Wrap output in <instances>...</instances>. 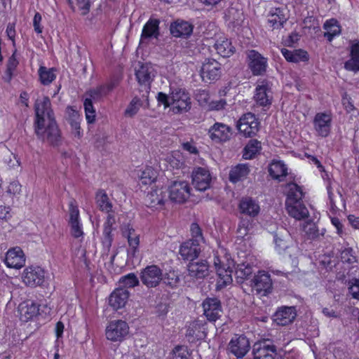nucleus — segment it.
<instances>
[{
  "label": "nucleus",
  "instance_id": "1",
  "mask_svg": "<svg viewBox=\"0 0 359 359\" xmlns=\"http://www.w3.org/2000/svg\"><path fill=\"white\" fill-rule=\"evenodd\" d=\"M35 108V133L38 137L55 147L61 143V135L48 97L38 98Z\"/></svg>",
  "mask_w": 359,
  "mask_h": 359
},
{
  "label": "nucleus",
  "instance_id": "2",
  "mask_svg": "<svg viewBox=\"0 0 359 359\" xmlns=\"http://www.w3.org/2000/svg\"><path fill=\"white\" fill-rule=\"evenodd\" d=\"M156 100L164 109H169L172 114H181L189 111L191 107V97L188 92L181 88L170 86V93H158Z\"/></svg>",
  "mask_w": 359,
  "mask_h": 359
},
{
  "label": "nucleus",
  "instance_id": "3",
  "mask_svg": "<svg viewBox=\"0 0 359 359\" xmlns=\"http://www.w3.org/2000/svg\"><path fill=\"white\" fill-rule=\"evenodd\" d=\"M213 264L217 276L216 290H221L232 283V269L235 263L227 250L219 247L215 253Z\"/></svg>",
  "mask_w": 359,
  "mask_h": 359
},
{
  "label": "nucleus",
  "instance_id": "4",
  "mask_svg": "<svg viewBox=\"0 0 359 359\" xmlns=\"http://www.w3.org/2000/svg\"><path fill=\"white\" fill-rule=\"evenodd\" d=\"M104 334L108 341L114 343H121L130 334L129 325L123 320H113L107 325Z\"/></svg>",
  "mask_w": 359,
  "mask_h": 359
},
{
  "label": "nucleus",
  "instance_id": "5",
  "mask_svg": "<svg viewBox=\"0 0 359 359\" xmlns=\"http://www.w3.org/2000/svg\"><path fill=\"white\" fill-rule=\"evenodd\" d=\"M114 86L115 83L111 82L89 90L90 98H86L83 103L86 118L88 123H93L95 121V110L93 108L91 99L97 100L107 95Z\"/></svg>",
  "mask_w": 359,
  "mask_h": 359
},
{
  "label": "nucleus",
  "instance_id": "6",
  "mask_svg": "<svg viewBox=\"0 0 359 359\" xmlns=\"http://www.w3.org/2000/svg\"><path fill=\"white\" fill-rule=\"evenodd\" d=\"M191 177L192 184L196 190L205 191L210 188L213 176L208 168H194Z\"/></svg>",
  "mask_w": 359,
  "mask_h": 359
},
{
  "label": "nucleus",
  "instance_id": "7",
  "mask_svg": "<svg viewBox=\"0 0 359 359\" xmlns=\"http://www.w3.org/2000/svg\"><path fill=\"white\" fill-rule=\"evenodd\" d=\"M168 191L172 201L182 203L189 198L191 187L185 180H175L170 182Z\"/></svg>",
  "mask_w": 359,
  "mask_h": 359
},
{
  "label": "nucleus",
  "instance_id": "8",
  "mask_svg": "<svg viewBox=\"0 0 359 359\" xmlns=\"http://www.w3.org/2000/svg\"><path fill=\"white\" fill-rule=\"evenodd\" d=\"M21 278L28 287L41 286L45 283L46 271L39 266H29L23 270Z\"/></svg>",
  "mask_w": 359,
  "mask_h": 359
},
{
  "label": "nucleus",
  "instance_id": "9",
  "mask_svg": "<svg viewBox=\"0 0 359 359\" xmlns=\"http://www.w3.org/2000/svg\"><path fill=\"white\" fill-rule=\"evenodd\" d=\"M236 128L243 136L251 137L256 135L259 131V122L254 114L247 113L238 121Z\"/></svg>",
  "mask_w": 359,
  "mask_h": 359
},
{
  "label": "nucleus",
  "instance_id": "10",
  "mask_svg": "<svg viewBox=\"0 0 359 359\" xmlns=\"http://www.w3.org/2000/svg\"><path fill=\"white\" fill-rule=\"evenodd\" d=\"M222 74V65L215 59L207 58L201 65L200 75L204 82H212L219 79Z\"/></svg>",
  "mask_w": 359,
  "mask_h": 359
},
{
  "label": "nucleus",
  "instance_id": "11",
  "mask_svg": "<svg viewBox=\"0 0 359 359\" xmlns=\"http://www.w3.org/2000/svg\"><path fill=\"white\" fill-rule=\"evenodd\" d=\"M332 114L326 111L317 113L313 118V128L318 136L327 137L332 129Z\"/></svg>",
  "mask_w": 359,
  "mask_h": 359
},
{
  "label": "nucleus",
  "instance_id": "12",
  "mask_svg": "<svg viewBox=\"0 0 359 359\" xmlns=\"http://www.w3.org/2000/svg\"><path fill=\"white\" fill-rule=\"evenodd\" d=\"M212 43L217 53L223 57H229L236 51L231 40L225 34L220 32L215 34L212 38Z\"/></svg>",
  "mask_w": 359,
  "mask_h": 359
},
{
  "label": "nucleus",
  "instance_id": "13",
  "mask_svg": "<svg viewBox=\"0 0 359 359\" xmlns=\"http://www.w3.org/2000/svg\"><path fill=\"white\" fill-rule=\"evenodd\" d=\"M248 67L255 76L264 74L268 67L267 58L255 50H250L247 54Z\"/></svg>",
  "mask_w": 359,
  "mask_h": 359
},
{
  "label": "nucleus",
  "instance_id": "14",
  "mask_svg": "<svg viewBox=\"0 0 359 359\" xmlns=\"http://www.w3.org/2000/svg\"><path fill=\"white\" fill-rule=\"evenodd\" d=\"M122 235L127 238L128 248L127 255L129 258H133L136 256L139 251L140 246V234H138L135 229L130 224H126L121 227Z\"/></svg>",
  "mask_w": 359,
  "mask_h": 359
},
{
  "label": "nucleus",
  "instance_id": "15",
  "mask_svg": "<svg viewBox=\"0 0 359 359\" xmlns=\"http://www.w3.org/2000/svg\"><path fill=\"white\" fill-rule=\"evenodd\" d=\"M250 344L243 335H235L229 342L227 350L238 358H243L250 351Z\"/></svg>",
  "mask_w": 359,
  "mask_h": 359
},
{
  "label": "nucleus",
  "instance_id": "16",
  "mask_svg": "<svg viewBox=\"0 0 359 359\" xmlns=\"http://www.w3.org/2000/svg\"><path fill=\"white\" fill-rule=\"evenodd\" d=\"M69 226L71 234L76 238L83 236V225L81 222L79 210L75 201H71L69 204Z\"/></svg>",
  "mask_w": 359,
  "mask_h": 359
},
{
  "label": "nucleus",
  "instance_id": "17",
  "mask_svg": "<svg viewBox=\"0 0 359 359\" xmlns=\"http://www.w3.org/2000/svg\"><path fill=\"white\" fill-rule=\"evenodd\" d=\"M252 287L261 296H266L272 288L270 276L264 271H259L252 280Z\"/></svg>",
  "mask_w": 359,
  "mask_h": 359
},
{
  "label": "nucleus",
  "instance_id": "18",
  "mask_svg": "<svg viewBox=\"0 0 359 359\" xmlns=\"http://www.w3.org/2000/svg\"><path fill=\"white\" fill-rule=\"evenodd\" d=\"M231 127L220 122L215 123L208 130L210 138L217 143L228 141L231 136Z\"/></svg>",
  "mask_w": 359,
  "mask_h": 359
},
{
  "label": "nucleus",
  "instance_id": "19",
  "mask_svg": "<svg viewBox=\"0 0 359 359\" xmlns=\"http://www.w3.org/2000/svg\"><path fill=\"white\" fill-rule=\"evenodd\" d=\"M162 279V271L156 265L148 266L141 273L142 283L149 287L157 286Z\"/></svg>",
  "mask_w": 359,
  "mask_h": 359
},
{
  "label": "nucleus",
  "instance_id": "20",
  "mask_svg": "<svg viewBox=\"0 0 359 359\" xmlns=\"http://www.w3.org/2000/svg\"><path fill=\"white\" fill-rule=\"evenodd\" d=\"M4 263L8 268L19 269L25 264V256L19 247L9 249L5 256Z\"/></svg>",
  "mask_w": 359,
  "mask_h": 359
},
{
  "label": "nucleus",
  "instance_id": "21",
  "mask_svg": "<svg viewBox=\"0 0 359 359\" xmlns=\"http://www.w3.org/2000/svg\"><path fill=\"white\" fill-rule=\"evenodd\" d=\"M203 313L209 321H216L222 313L220 301L215 297L207 298L203 302Z\"/></svg>",
  "mask_w": 359,
  "mask_h": 359
},
{
  "label": "nucleus",
  "instance_id": "22",
  "mask_svg": "<svg viewBox=\"0 0 359 359\" xmlns=\"http://www.w3.org/2000/svg\"><path fill=\"white\" fill-rule=\"evenodd\" d=\"M255 100L261 106H269L271 104L272 93L269 83L263 80L258 82L255 88Z\"/></svg>",
  "mask_w": 359,
  "mask_h": 359
},
{
  "label": "nucleus",
  "instance_id": "23",
  "mask_svg": "<svg viewBox=\"0 0 359 359\" xmlns=\"http://www.w3.org/2000/svg\"><path fill=\"white\" fill-rule=\"evenodd\" d=\"M129 292L123 287L115 289L108 298L109 305L113 310L117 311L123 308L129 299Z\"/></svg>",
  "mask_w": 359,
  "mask_h": 359
},
{
  "label": "nucleus",
  "instance_id": "24",
  "mask_svg": "<svg viewBox=\"0 0 359 359\" xmlns=\"http://www.w3.org/2000/svg\"><path fill=\"white\" fill-rule=\"evenodd\" d=\"M254 359H274L275 347L266 341H258L253 345Z\"/></svg>",
  "mask_w": 359,
  "mask_h": 359
},
{
  "label": "nucleus",
  "instance_id": "25",
  "mask_svg": "<svg viewBox=\"0 0 359 359\" xmlns=\"http://www.w3.org/2000/svg\"><path fill=\"white\" fill-rule=\"evenodd\" d=\"M297 312L294 307L283 306L278 309L273 316V320L278 325H287L295 319Z\"/></svg>",
  "mask_w": 359,
  "mask_h": 359
},
{
  "label": "nucleus",
  "instance_id": "26",
  "mask_svg": "<svg viewBox=\"0 0 359 359\" xmlns=\"http://www.w3.org/2000/svg\"><path fill=\"white\" fill-rule=\"evenodd\" d=\"M166 192L163 187L152 188L146 197L147 205L151 208H160L165 201Z\"/></svg>",
  "mask_w": 359,
  "mask_h": 359
},
{
  "label": "nucleus",
  "instance_id": "27",
  "mask_svg": "<svg viewBox=\"0 0 359 359\" xmlns=\"http://www.w3.org/2000/svg\"><path fill=\"white\" fill-rule=\"evenodd\" d=\"M267 17L268 24L273 29H280L287 20L284 9L280 8H271Z\"/></svg>",
  "mask_w": 359,
  "mask_h": 359
},
{
  "label": "nucleus",
  "instance_id": "28",
  "mask_svg": "<svg viewBox=\"0 0 359 359\" xmlns=\"http://www.w3.org/2000/svg\"><path fill=\"white\" fill-rule=\"evenodd\" d=\"M201 251L200 243L193 240H188L183 243L180 248V254L184 259L194 260L197 258Z\"/></svg>",
  "mask_w": 359,
  "mask_h": 359
},
{
  "label": "nucleus",
  "instance_id": "29",
  "mask_svg": "<svg viewBox=\"0 0 359 359\" xmlns=\"http://www.w3.org/2000/svg\"><path fill=\"white\" fill-rule=\"evenodd\" d=\"M18 313L20 320L27 322L38 314L39 307L33 301L27 300L19 304Z\"/></svg>",
  "mask_w": 359,
  "mask_h": 359
},
{
  "label": "nucleus",
  "instance_id": "30",
  "mask_svg": "<svg viewBox=\"0 0 359 359\" xmlns=\"http://www.w3.org/2000/svg\"><path fill=\"white\" fill-rule=\"evenodd\" d=\"M285 194L286 195L285 204H292L297 203V201H302L304 196L302 187L294 182H290L285 185Z\"/></svg>",
  "mask_w": 359,
  "mask_h": 359
},
{
  "label": "nucleus",
  "instance_id": "31",
  "mask_svg": "<svg viewBox=\"0 0 359 359\" xmlns=\"http://www.w3.org/2000/svg\"><path fill=\"white\" fill-rule=\"evenodd\" d=\"M255 266L252 257H248L247 260L237 266L235 271L236 279L238 283H242L252 274Z\"/></svg>",
  "mask_w": 359,
  "mask_h": 359
},
{
  "label": "nucleus",
  "instance_id": "32",
  "mask_svg": "<svg viewBox=\"0 0 359 359\" xmlns=\"http://www.w3.org/2000/svg\"><path fill=\"white\" fill-rule=\"evenodd\" d=\"M189 275L195 279H203L208 276L209 265L206 261L191 262L188 265Z\"/></svg>",
  "mask_w": 359,
  "mask_h": 359
},
{
  "label": "nucleus",
  "instance_id": "33",
  "mask_svg": "<svg viewBox=\"0 0 359 359\" xmlns=\"http://www.w3.org/2000/svg\"><path fill=\"white\" fill-rule=\"evenodd\" d=\"M191 23L184 20H176L170 25V32L175 37H187L193 32Z\"/></svg>",
  "mask_w": 359,
  "mask_h": 359
},
{
  "label": "nucleus",
  "instance_id": "34",
  "mask_svg": "<svg viewBox=\"0 0 359 359\" xmlns=\"http://www.w3.org/2000/svg\"><path fill=\"white\" fill-rule=\"evenodd\" d=\"M288 168L280 160H273L269 165V173L276 180L281 182L287 176Z\"/></svg>",
  "mask_w": 359,
  "mask_h": 359
},
{
  "label": "nucleus",
  "instance_id": "35",
  "mask_svg": "<svg viewBox=\"0 0 359 359\" xmlns=\"http://www.w3.org/2000/svg\"><path fill=\"white\" fill-rule=\"evenodd\" d=\"M135 75L140 84L149 86L155 76L154 67L149 64L141 65Z\"/></svg>",
  "mask_w": 359,
  "mask_h": 359
},
{
  "label": "nucleus",
  "instance_id": "36",
  "mask_svg": "<svg viewBox=\"0 0 359 359\" xmlns=\"http://www.w3.org/2000/svg\"><path fill=\"white\" fill-rule=\"evenodd\" d=\"M286 210L289 215L297 220H301L309 217V212L302 201H297L292 204H285Z\"/></svg>",
  "mask_w": 359,
  "mask_h": 359
},
{
  "label": "nucleus",
  "instance_id": "37",
  "mask_svg": "<svg viewBox=\"0 0 359 359\" xmlns=\"http://www.w3.org/2000/svg\"><path fill=\"white\" fill-rule=\"evenodd\" d=\"M241 213L255 217L259 213L260 207L257 201L250 198H243L239 203Z\"/></svg>",
  "mask_w": 359,
  "mask_h": 359
},
{
  "label": "nucleus",
  "instance_id": "38",
  "mask_svg": "<svg viewBox=\"0 0 359 359\" xmlns=\"http://www.w3.org/2000/svg\"><path fill=\"white\" fill-rule=\"evenodd\" d=\"M106 213L107 214V217L104 224L102 242L105 246L109 248L111 245L113 241L112 226L115 224L116 219L114 210H112L111 212Z\"/></svg>",
  "mask_w": 359,
  "mask_h": 359
},
{
  "label": "nucleus",
  "instance_id": "39",
  "mask_svg": "<svg viewBox=\"0 0 359 359\" xmlns=\"http://www.w3.org/2000/svg\"><path fill=\"white\" fill-rule=\"evenodd\" d=\"M159 21L155 19H150L144 26L141 34L140 43L146 42L151 38H157L158 36Z\"/></svg>",
  "mask_w": 359,
  "mask_h": 359
},
{
  "label": "nucleus",
  "instance_id": "40",
  "mask_svg": "<svg viewBox=\"0 0 359 359\" xmlns=\"http://www.w3.org/2000/svg\"><path fill=\"white\" fill-rule=\"evenodd\" d=\"M224 18L229 26L238 27L243 22V12L241 9L231 7L226 11Z\"/></svg>",
  "mask_w": 359,
  "mask_h": 359
},
{
  "label": "nucleus",
  "instance_id": "41",
  "mask_svg": "<svg viewBox=\"0 0 359 359\" xmlns=\"http://www.w3.org/2000/svg\"><path fill=\"white\" fill-rule=\"evenodd\" d=\"M281 53L289 62H306L309 60V55L306 51L302 49L288 50L286 48L281 49Z\"/></svg>",
  "mask_w": 359,
  "mask_h": 359
},
{
  "label": "nucleus",
  "instance_id": "42",
  "mask_svg": "<svg viewBox=\"0 0 359 359\" xmlns=\"http://www.w3.org/2000/svg\"><path fill=\"white\" fill-rule=\"evenodd\" d=\"M137 177L140 184L144 185L151 184L157 179L158 171L151 166H146L138 170Z\"/></svg>",
  "mask_w": 359,
  "mask_h": 359
},
{
  "label": "nucleus",
  "instance_id": "43",
  "mask_svg": "<svg viewBox=\"0 0 359 359\" xmlns=\"http://www.w3.org/2000/svg\"><path fill=\"white\" fill-rule=\"evenodd\" d=\"M346 70L357 72L359 71V43L355 42L351 47V59L344 64Z\"/></svg>",
  "mask_w": 359,
  "mask_h": 359
},
{
  "label": "nucleus",
  "instance_id": "44",
  "mask_svg": "<svg viewBox=\"0 0 359 359\" xmlns=\"http://www.w3.org/2000/svg\"><path fill=\"white\" fill-rule=\"evenodd\" d=\"M95 203L100 210L104 212H111L113 205L104 190H99L95 195Z\"/></svg>",
  "mask_w": 359,
  "mask_h": 359
},
{
  "label": "nucleus",
  "instance_id": "45",
  "mask_svg": "<svg viewBox=\"0 0 359 359\" xmlns=\"http://www.w3.org/2000/svg\"><path fill=\"white\" fill-rule=\"evenodd\" d=\"M229 89L225 87L220 89L218 92V99H211L210 104L207 109L208 111H221L226 108L227 105L226 100L224 98L226 95Z\"/></svg>",
  "mask_w": 359,
  "mask_h": 359
},
{
  "label": "nucleus",
  "instance_id": "46",
  "mask_svg": "<svg viewBox=\"0 0 359 359\" xmlns=\"http://www.w3.org/2000/svg\"><path fill=\"white\" fill-rule=\"evenodd\" d=\"M249 172L250 168L247 164H238L231 169L229 180L231 182L236 183L245 179Z\"/></svg>",
  "mask_w": 359,
  "mask_h": 359
},
{
  "label": "nucleus",
  "instance_id": "47",
  "mask_svg": "<svg viewBox=\"0 0 359 359\" xmlns=\"http://www.w3.org/2000/svg\"><path fill=\"white\" fill-rule=\"evenodd\" d=\"M255 233V223L248 219H241L237 229V237L241 239Z\"/></svg>",
  "mask_w": 359,
  "mask_h": 359
},
{
  "label": "nucleus",
  "instance_id": "48",
  "mask_svg": "<svg viewBox=\"0 0 359 359\" xmlns=\"http://www.w3.org/2000/svg\"><path fill=\"white\" fill-rule=\"evenodd\" d=\"M261 142L257 140H251L245 145L243 151V158L248 160L254 158L261 151Z\"/></svg>",
  "mask_w": 359,
  "mask_h": 359
},
{
  "label": "nucleus",
  "instance_id": "49",
  "mask_svg": "<svg viewBox=\"0 0 359 359\" xmlns=\"http://www.w3.org/2000/svg\"><path fill=\"white\" fill-rule=\"evenodd\" d=\"M40 82L47 86L51 83L56 78V70L54 68H48L41 66L38 70Z\"/></svg>",
  "mask_w": 359,
  "mask_h": 359
},
{
  "label": "nucleus",
  "instance_id": "50",
  "mask_svg": "<svg viewBox=\"0 0 359 359\" xmlns=\"http://www.w3.org/2000/svg\"><path fill=\"white\" fill-rule=\"evenodd\" d=\"M324 29L325 30V36L331 41L335 36H337L341 32L340 27L338 22L334 19L327 20L324 24Z\"/></svg>",
  "mask_w": 359,
  "mask_h": 359
},
{
  "label": "nucleus",
  "instance_id": "51",
  "mask_svg": "<svg viewBox=\"0 0 359 359\" xmlns=\"http://www.w3.org/2000/svg\"><path fill=\"white\" fill-rule=\"evenodd\" d=\"M194 97L198 104L207 110L212 99L210 91L205 89H198L196 91Z\"/></svg>",
  "mask_w": 359,
  "mask_h": 359
},
{
  "label": "nucleus",
  "instance_id": "52",
  "mask_svg": "<svg viewBox=\"0 0 359 359\" xmlns=\"http://www.w3.org/2000/svg\"><path fill=\"white\" fill-rule=\"evenodd\" d=\"M165 161L170 168H180L184 164V158L179 151H175L167 155Z\"/></svg>",
  "mask_w": 359,
  "mask_h": 359
},
{
  "label": "nucleus",
  "instance_id": "53",
  "mask_svg": "<svg viewBox=\"0 0 359 359\" xmlns=\"http://www.w3.org/2000/svg\"><path fill=\"white\" fill-rule=\"evenodd\" d=\"M190 357V353L184 346H175L169 355L170 359H191Z\"/></svg>",
  "mask_w": 359,
  "mask_h": 359
},
{
  "label": "nucleus",
  "instance_id": "54",
  "mask_svg": "<svg viewBox=\"0 0 359 359\" xmlns=\"http://www.w3.org/2000/svg\"><path fill=\"white\" fill-rule=\"evenodd\" d=\"M202 325L199 321H194L189 324L187 331V335L193 337V340L198 339L202 337Z\"/></svg>",
  "mask_w": 359,
  "mask_h": 359
},
{
  "label": "nucleus",
  "instance_id": "55",
  "mask_svg": "<svg viewBox=\"0 0 359 359\" xmlns=\"http://www.w3.org/2000/svg\"><path fill=\"white\" fill-rule=\"evenodd\" d=\"M143 104V102L139 97H135L125 111L126 116L130 117L133 116L138 112L140 108L142 107Z\"/></svg>",
  "mask_w": 359,
  "mask_h": 359
},
{
  "label": "nucleus",
  "instance_id": "56",
  "mask_svg": "<svg viewBox=\"0 0 359 359\" xmlns=\"http://www.w3.org/2000/svg\"><path fill=\"white\" fill-rule=\"evenodd\" d=\"M273 243L276 251L281 254L288 247V243L286 239L280 234L275 233L273 236Z\"/></svg>",
  "mask_w": 359,
  "mask_h": 359
},
{
  "label": "nucleus",
  "instance_id": "57",
  "mask_svg": "<svg viewBox=\"0 0 359 359\" xmlns=\"http://www.w3.org/2000/svg\"><path fill=\"white\" fill-rule=\"evenodd\" d=\"M119 283L125 287H133L138 285L139 280L134 273H129L121 278Z\"/></svg>",
  "mask_w": 359,
  "mask_h": 359
},
{
  "label": "nucleus",
  "instance_id": "58",
  "mask_svg": "<svg viewBox=\"0 0 359 359\" xmlns=\"http://www.w3.org/2000/svg\"><path fill=\"white\" fill-rule=\"evenodd\" d=\"M191 233L192 238L190 240H193L194 242L200 243L203 242V237L200 226L197 224H192L191 226Z\"/></svg>",
  "mask_w": 359,
  "mask_h": 359
},
{
  "label": "nucleus",
  "instance_id": "59",
  "mask_svg": "<svg viewBox=\"0 0 359 359\" xmlns=\"http://www.w3.org/2000/svg\"><path fill=\"white\" fill-rule=\"evenodd\" d=\"M18 65V61L15 55V53L10 57L7 64L6 74L8 76V79H11L13 71L15 69Z\"/></svg>",
  "mask_w": 359,
  "mask_h": 359
},
{
  "label": "nucleus",
  "instance_id": "60",
  "mask_svg": "<svg viewBox=\"0 0 359 359\" xmlns=\"http://www.w3.org/2000/svg\"><path fill=\"white\" fill-rule=\"evenodd\" d=\"M304 231L311 238H314L318 235V230L316 224L313 222H307L303 226Z\"/></svg>",
  "mask_w": 359,
  "mask_h": 359
},
{
  "label": "nucleus",
  "instance_id": "61",
  "mask_svg": "<svg viewBox=\"0 0 359 359\" xmlns=\"http://www.w3.org/2000/svg\"><path fill=\"white\" fill-rule=\"evenodd\" d=\"M348 289L353 298L359 300V279L352 280Z\"/></svg>",
  "mask_w": 359,
  "mask_h": 359
},
{
  "label": "nucleus",
  "instance_id": "62",
  "mask_svg": "<svg viewBox=\"0 0 359 359\" xmlns=\"http://www.w3.org/2000/svg\"><path fill=\"white\" fill-rule=\"evenodd\" d=\"M21 184L18 181L12 182L8 186L7 192L13 196L20 194L21 192Z\"/></svg>",
  "mask_w": 359,
  "mask_h": 359
},
{
  "label": "nucleus",
  "instance_id": "63",
  "mask_svg": "<svg viewBox=\"0 0 359 359\" xmlns=\"http://www.w3.org/2000/svg\"><path fill=\"white\" fill-rule=\"evenodd\" d=\"M66 114H67V118H68L69 123L72 120H81V117H80L79 111L72 107H68L67 108Z\"/></svg>",
  "mask_w": 359,
  "mask_h": 359
},
{
  "label": "nucleus",
  "instance_id": "64",
  "mask_svg": "<svg viewBox=\"0 0 359 359\" xmlns=\"http://www.w3.org/2000/svg\"><path fill=\"white\" fill-rule=\"evenodd\" d=\"M76 1L79 8L81 11V14L83 15H86L90 8V0H76Z\"/></svg>",
  "mask_w": 359,
  "mask_h": 359
}]
</instances>
